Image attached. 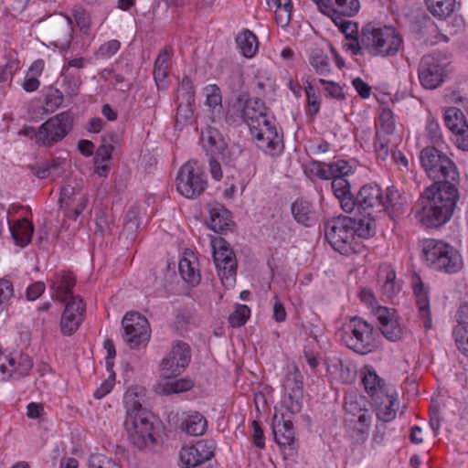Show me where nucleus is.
<instances>
[{"label":"nucleus","mask_w":468,"mask_h":468,"mask_svg":"<svg viewBox=\"0 0 468 468\" xmlns=\"http://www.w3.org/2000/svg\"><path fill=\"white\" fill-rule=\"evenodd\" d=\"M197 165V160H189L180 167L177 173L176 189L186 198L199 197L207 186L205 174L196 171Z\"/></svg>","instance_id":"9b49d317"},{"label":"nucleus","mask_w":468,"mask_h":468,"mask_svg":"<svg viewBox=\"0 0 468 468\" xmlns=\"http://www.w3.org/2000/svg\"><path fill=\"white\" fill-rule=\"evenodd\" d=\"M413 292L416 296V304L419 309L420 316L422 319L423 325L427 330L431 329L432 322L430 312V300L428 292L421 281H419V282L414 285Z\"/></svg>","instance_id":"c85d7f7f"},{"label":"nucleus","mask_w":468,"mask_h":468,"mask_svg":"<svg viewBox=\"0 0 468 468\" xmlns=\"http://www.w3.org/2000/svg\"><path fill=\"white\" fill-rule=\"evenodd\" d=\"M331 186L335 197L338 199L341 208L346 213H351L355 209V196L351 192V186L344 176L331 179Z\"/></svg>","instance_id":"a878e982"},{"label":"nucleus","mask_w":468,"mask_h":468,"mask_svg":"<svg viewBox=\"0 0 468 468\" xmlns=\"http://www.w3.org/2000/svg\"><path fill=\"white\" fill-rule=\"evenodd\" d=\"M374 144L378 158L381 160H386L387 157L389 155L390 152L389 140L387 139L379 132H377Z\"/></svg>","instance_id":"13d9d810"},{"label":"nucleus","mask_w":468,"mask_h":468,"mask_svg":"<svg viewBox=\"0 0 468 468\" xmlns=\"http://www.w3.org/2000/svg\"><path fill=\"white\" fill-rule=\"evenodd\" d=\"M418 75L420 85L424 89L434 90L445 80L446 64L434 55L423 56L419 64Z\"/></svg>","instance_id":"dca6fc26"},{"label":"nucleus","mask_w":468,"mask_h":468,"mask_svg":"<svg viewBox=\"0 0 468 468\" xmlns=\"http://www.w3.org/2000/svg\"><path fill=\"white\" fill-rule=\"evenodd\" d=\"M309 62L319 75L325 76L330 72L329 58L322 49H314L309 57Z\"/></svg>","instance_id":"79ce46f5"},{"label":"nucleus","mask_w":468,"mask_h":468,"mask_svg":"<svg viewBox=\"0 0 468 468\" xmlns=\"http://www.w3.org/2000/svg\"><path fill=\"white\" fill-rule=\"evenodd\" d=\"M457 185H431L424 190L417 205L422 225L439 228L451 219L459 198Z\"/></svg>","instance_id":"f257e3e1"},{"label":"nucleus","mask_w":468,"mask_h":468,"mask_svg":"<svg viewBox=\"0 0 468 468\" xmlns=\"http://www.w3.org/2000/svg\"><path fill=\"white\" fill-rule=\"evenodd\" d=\"M444 122L452 132L459 131V129H463L468 125L464 113L456 107H451L445 111Z\"/></svg>","instance_id":"a19ab883"},{"label":"nucleus","mask_w":468,"mask_h":468,"mask_svg":"<svg viewBox=\"0 0 468 468\" xmlns=\"http://www.w3.org/2000/svg\"><path fill=\"white\" fill-rule=\"evenodd\" d=\"M7 222L9 226V231L16 244L21 247L27 246L31 241L34 232V227L32 223L26 219L17 221L14 225H11L8 219Z\"/></svg>","instance_id":"f704fd0d"},{"label":"nucleus","mask_w":468,"mask_h":468,"mask_svg":"<svg viewBox=\"0 0 468 468\" xmlns=\"http://www.w3.org/2000/svg\"><path fill=\"white\" fill-rule=\"evenodd\" d=\"M270 9L274 8L275 21L282 27H285L291 21L292 3V0H265Z\"/></svg>","instance_id":"473e14b6"},{"label":"nucleus","mask_w":468,"mask_h":468,"mask_svg":"<svg viewBox=\"0 0 468 468\" xmlns=\"http://www.w3.org/2000/svg\"><path fill=\"white\" fill-rule=\"evenodd\" d=\"M396 123L390 109H383L379 114V132L381 134L390 135L394 133Z\"/></svg>","instance_id":"49530a36"},{"label":"nucleus","mask_w":468,"mask_h":468,"mask_svg":"<svg viewBox=\"0 0 468 468\" xmlns=\"http://www.w3.org/2000/svg\"><path fill=\"white\" fill-rule=\"evenodd\" d=\"M291 212L295 221L304 227H311L316 221L315 211L309 201L296 199L291 206Z\"/></svg>","instance_id":"cd10ccee"},{"label":"nucleus","mask_w":468,"mask_h":468,"mask_svg":"<svg viewBox=\"0 0 468 468\" xmlns=\"http://www.w3.org/2000/svg\"><path fill=\"white\" fill-rule=\"evenodd\" d=\"M395 391L390 390L383 396V404H375L378 406L377 417L383 422H389L396 418L397 415V397Z\"/></svg>","instance_id":"72a5a7b5"},{"label":"nucleus","mask_w":468,"mask_h":468,"mask_svg":"<svg viewBox=\"0 0 468 468\" xmlns=\"http://www.w3.org/2000/svg\"><path fill=\"white\" fill-rule=\"evenodd\" d=\"M50 289L53 291L52 297L59 302H66L72 297V289L75 286L76 279L71 272L62 271L53 274L48 280Z\"/></svg>","instance_id":"b1692460"},{"label":"nucleus","mask_w":468,"mask_h":468,"mask_svg":"<svg viewBox=\"0 0 468 468\" xmlns=\"http://www.w3.org/2000/svg\"><path fill=\"white\" fill-rule=\"evenodd\" d=\"M237 103L241 107V118L249 127L256 129L260 126L259 122L266 123V113L269 112V110L261 99L250 98L244 100L239 96Z\"/></svg>","instance_id":"aec40b11"},{"label":"nucleus","mask_w":468,"mask_h":468,"mask_svg":"<svg viewBox=\"0 0 468 468\" xmlns=\"http://www.w3.org/2000/svg\"><path fill=\"white\" fill-rule=\"evenodd\" d=\"M428 10L440 19L447 18L454 10L455 0H424Z\"/></svg>","instance_id":"ea45409f"},{"label":"nucleus","mask_w":468,"mask_h":468,"mask_svg":"<svg viewBox=\"0 0 468 468\" xmlns=\"http://www.w3.org/2000/svg\"><path fill=\"white\" fill-rule=\"evenodd\" d=\"M121 47V43L116 40L112 39L110 40L104 44H102L98 51L96 52V57L101 58H108L113 56Z\"/></svg>","instance_id":"680f3d73"},{"label":"nucleus","mask_w":468,"mask_h":468,"mask_svg":"<svg viewBox=\"0 0 468 468\" xmlns=\"http://www.w3.org/2000/svg\"><path fill=\"white\" fill-rule=\"evenodd\" d=\"M319 10L329 16L342 15L345 16H355L360 8L358 0H313Z\"/></svg>","instance_id":"5701e85b"},{"label":"nucleus","mask_w":468,"mask_h":468,"mask_svg":"<svg viewBox=\"0 0 468 468\" xmlns=\"http://www.w3.org/2000/svg\"><path fill=\"white\" fill-rule=\"evenodd\" d=\"M191 359V349L188 344L176 342L170 353L161 363L162 375L165 378H173L180 375L188 366Z\"/></svg>","instance_id":"f3484780"},{"label":"nucleus","mask_w":468,"mask_h":468,"mask_svg":"<svg viewBox=\"0 0 468 468\" xmlns=\"http://www.w3.org/2000/svg\"><path fill=\"white\" fill-rule=\"evenodd\" d=\"M329 170L332 173V178H336L337 176H344L348 175L350 172V166L348 165L347 161L346 160H338L334 163H329Z\"/></svg>","instance_id":"338daca9"},{"label":"nucleus","mask_w":468,"mask_h":468,"mask_svg":"<svg viewBox=\"0 0 468 468\" xmlns=\"http://www.w3.org/2000/svg\"><path fill=\"white\" fill-rule=\"evenodd\" d=\"M384 196L376 184L363 186L355 197V208L362 215L359 218H370L375 223V214L383 211Z\"/></svg>","instance_id":"4468645a"},{"label":"nucleus","mask_w":468,"mask_h":468,"mask_svg":"<svg viewBox=\"0 0 468 468\" xmlns=\"http://www.w3.org/2000/svg\"><path fill=\"white\" fill-rule=\"evenodd\" d=\"M266 123L259 122L256 129L249 127L251 135L255 138L257 146L265 154L278 155L283 150L282 135L278 132L275 119L269 112L266 113Z\"/></svg>","instance_id":"f8f14e48"},{"label":"nucleus","mask_w":468,"mask_h":468,"mask_svg":"<svg viewBox=\"0 0 468 468\" xmlns=\"http://www.w3.org/2000/svg\"><path fill=\"white\" fill-rule=\"evenodd\" d=\"M204 90L207 97L206 104L212 110L217 107L220 109L222 107L220 89L217 85H207Z\"/></svg>","instance_id":"864d4df0"},{"label":"nucleus","mask_w":468,"mask_h":468,"mask_svg":"<svg viewBox=\"0 0 468 468\" xmlns=\"http://www.w3.org/2000/svg\"><path fill=\"white\" fill-rule=\"evenodd\" d=\"M283 387L284 389L288 391V393L290 392L293 394L294 392L296 393V390H298L301 395H303V377L298 369H295L293 372H289L287 374Z\"/></svg>","instance_id":"09e8293b"},{"label":"nucleus","mask_w":468,"mask_h":468,"mask_svg":"<svg viewBox=\"0 0 468 468\" xmlns=\"http://www.w3.org/2000/svg\"><path fill=\"white\" fill-rule=\"evenodd\" d=\"M207 422L206 418L197 411L186 415L181 428L189 435L200 436L207 430Z\"/></svg>","instance_id":"c9c22d12"},{"label":"nucleus","mask_w":468,"mask_h":468,"mask_svg":"<svg viewBox=\"0 0 468 468\" xmlns=\"http://www.w3.org/2000/svg\"><path fill=\"white\" fill-rule=\"evenodd\" d=\"M356 416L358 422V426L356 428H360V439L362 441H367L371 422V414L368 410H366Z\"/></svg>","instance_id":"69168bd1"},{"label":"nucleus","mask_w":468,"mask_h":468,"mask_svg":"<svg viewBox=\"0 0 468 468\" xmlns=\"http://www.w3.org/2000/svg\"><path fill=\"white\" fill-rule=\"evenodd\" d=\"M72 124L73 117L69 112H63L49 118L35 133L37 143L40 145H53L67 136L72 129Z\"/></svg>","instance_id":"9d476101"},{"label":"nucleus","mask_w":468,"mask_h":468,"mask_svg":"<svg viewBox=\"0 0 468 468\" xmlns=\"http://www.w3.org/2000/svg\"><path fill=\"white\" fill-rule=\"evenodd\" d=\"M422 168L432 185L458 184L460 175L455 163L435 146L423 148L420 154Z\"/></svg>","instance_id":"39448f33"},{"label":"nucleus","mask_w":468,"mask_h":468,"mask_svg":"<svg viewBox=\"0 0 468 468\" xmlns=\"http://www.w3.org/2000/svg\"><path fill=\"white\" fill-rule=\"evenodd\" d=\"M344 17L346 16L342 15H335V16H332V20L339 27L341 32L345 34L347 40L352 37L358 36L357 25L349 20H346Z\"/></svg>","instance_id":"de8ad7c7"},{"label":"nucleus","mask_w":468,"mask_h":468,"mask_svg":"<svg viewBox=\"0 0 468 468\" xmlns=\"http://www.w3.org/2000/svg\"><path fill=\"white\" fill-rule=\"evenodd\" d=\"M344 331L343 339L346 346L357 354L371 353L379 346L378 330L359 316L351 317L345 324Z\"/></svg>","instance_id":"0eeeda50"},{"label":"nucleus","mask_w":468,"mask_h":468,"mask_svg":"<svg viewBox=\"0 0 468 468\" xmlns=\"http://www.w3.org/2000/svg\"><path fill=\"white\" fill-rule=\"evenodd\" d=\"M324 236L332 248L343 255L355 250L356 236L368 239L376 233V223L370 218L339 216L327 220L324 227Z\"/></svg>","instance_id":"f03ea898"},{"label":"nucleus","mask_w":468,"mask_h":468,"mask_svg":"<svg viewBox=\"0 0 468 468\" xmlns=\"http://www.w3.org/2000/svg\"><path fill=\"white\" fill-rule=\"evenodd\" d=\"M6 362L9 364L11 370L14 371L15 376L17 378L27 375L33 367L31 357L26 354H16V356H9L6 357Z\"/></svg>","instance_id":"4c0bfd02"},{"label":"nucleus","mask_w":468,"mask_h":468,"mask_svg":"<svg viewBox=\"0 0 468 468\" xmlns=\"http://www.w3.org/2000/svg\"><path fill=\"white\" fill-rule=\"evenodd\" d=\"M422 257L430 267L446 273H455L463 267L462 257L457 250L441 240L424 241Z\"/></svg>","instance_id":"6e6552de"},{"label":"nucleus","mask_w":468,"mask_h":468,"mask_svg":"<svg viewBox=\"0 0 468 468\" xmlns=\"http://www.w3.org/2000/svg\"><path fill=\"white\" fill-rule=\"evenodd\" d=\"M236 42L241 54L246 58H252L258 50V38L249 29H244L236 37Z\"/></svg>","instance_id":"e433bc0d"},{"label":"nucleus","mask_w":468,"mask_h":468,"mask_svg":"<svg viewBox=\"0 0 468 468\" xmlns=\"http://www.w3.org/2000/svg\"><path fill=\"white\" fill-rule=\"evenodd\" d=\"M345 410L347 414L356 416L365 409V399L363 397H357L356 395H349L345 399Z\"/></svg>","instance_id":"8fccbe9b"},{"label":"nucleus","mask_w":468,"mask_h":468,"mask_svg":"<svg viewBox=\"0 0 468 468\" xmlns=\"http://www.w3.org/2000/svg\"><path fill=\"white\" fill-rule=\"evenodd\" d=\"M112 461L102 454H91L89 458V468H110Z\"/></svg>","instance_id":"774afa93"},{"label":"nucleus","mask_w":468,"mask_h":468,"mask_svg":"<svg viewBox=\"0 0 468 468\" xmlns=\"http://www.w3.org/2000/svg\"><path fill=\"white\" fill-rule=\"evenodd\" d=\"M276 416L273 418V436L277 444L283 449L289 450V454L292 455L297 449V441L294 435L292 422L290 420H277Z\"/></svg>","instance_id":"4be33fe9"},{"label":"nucleus","mask_w":468,"mask_h":468,"mask_svg":"<svg viewBox=\"0 0 468 468\" xmlns=\"http://www.w3.org/2000/svg\"><path fill=\"white\" fill-rule=\"evenodd\" d=\"M136 394L126 393V419L124 428L130 441L139 450L156 443L154 417L135 400Z\"/></svg>","instance_id":"7ed1b4c3"},{"label":"nucleus","mask_w":468,"mask_h":468,"mask_svg":"<svg viewBox=\"0 0 468 468\" xmlns=\"http://www.w3.org/2000/svg\"><path fill=\"white\" fill-rule=\"evenodd\" d=\"M201 141L208 157V166L211 177L220 181L223 177L222 165L226 169L236 166L237 156L225 142L221 133L211 126H207L201 133Z\"/></svg>","instance_id":"20e7f679"},{"label":"nucleus","mask_w":468,"mask_h":468,"mask_svg":"<svg viewBox=\"0 0 468 468\" xmlns=\"http://www.w3.org/2000/svg\"><path fill=\"white\" fill-rule=\"evenodd\" d=\"M73 22L69 16H60L50 28V37L55 47L67 49L72 40Z\"/></svg>","instance_id":"393cba45"},{"label":"nucleus","mask_w":468,"mask_h":468,"mask_svg":"<svg viewBox=\"0 0 468 468\" xmlns=\"http://www.w3.org/2000/svg\"><path fill=\"white\" fill-rule=\"evenodd\" d=\"M197 261H190L184 257L179 261V272L181 277L189 284L195 286L200 282L201 276L199 271L197 270Z\"/></svg>","instance_id":"58836bf2"},{"label":"nucleus","mask_w":468,"mask_h":468,"mask_svg":"<svg viewBox=\"0 0 468 468\" xmlns=\"http://www.w3.org/2000/svg\"><path fill=\"white\" fill-rule=\"evenodd\" d=\"M378 283L384 296L388 299L394 298L400 291L401 286L396 281V272L394 270L387 268L378 274Z\"/></svg>","instance_id":"2f4dec72"},{"label":"nucleus","mask_w":468,"mask_h":468,"mask_svg":"<svg viewBox=\"0 0 468 468\" xmlns=\"http://www.w3.org/2000/svg\"><path fill=\"white\" fill-rule=\"evenodd\" d=\"M383 203V210H388L395 216H399L405 212L407 199L399 189L395 186H390L387 188Z\"/></svg>","instance_id":"7c9ffc66"},{"label":"nucleus","mask_w":468,"mask_h":468,"mask_svg":"<svg viewBox=\"0 0 468 468\" xmlns=\"http://www.w3.org/2000/svg\"><path fill=\"white\" fill-rule=\"evenodd\" d=\"M362 43L370 55L386 58L398 54L402 38L394 27H377L367 24L362 27Z\"/></svg>","instance_id":"423d86ee"},{"label":"nucleus","mask_w":468,"mask_h":468,"mask_svg":"<svg viewBox=\"0 0 468 468\" xmlns=\"http://www.w3.org/2000/svg\"><path fill=\"white\" fill-rule=\"evenodd\" d=\"M310 172L322 180H330L332 178L329 165L324 162L313 161L310 165Z\"/></svg>","instance_id":"bf43d9fd"},{"label":"nucleus","mask_w":468,"mask_h":468,"mask_svg":"<svg viewBox=\"0 0 468 468\" xmlns=\"http://www.w3.org/2000/svg\"><path fill=\"white\" fill-rule=\"evenodd\" d=\"M86 305L80 296H72L67 302L60 319V330L64 335H73L84 320Z\"/></svg>","instance_id":"6ab92c4d"},{"label":"nucleus","mask_w":468,"mask_h":468,"mask_svg":"<svg viewBox=\"0 0 468 468\" xmlns=\"http://www.w3.org/2000/svg\"><path fill=\"white\" fill-rule=\"evenodd\" d=\"M303 395H301L298 390L293 394L288 393L287 398L283 400V406L291 414H296L301 411L303 406Z\"/></svg>","instance_id":"4d7b16f0"},{"label":"nucleus","mask_w":468,"mask_h":468,"mask_svg":"<svg viewBox=\"0 0 468 468\" xmlns=\"http://www.w3.org/2000/svg\"><path fill=\"white\" fill-rule=\"evenodd\" d=\"M362 383L366 392L371 398L374 404H383V396L391 389L387 388L372 367H365L361 371Z\"/></svg>","instance_id":"412c9836"},{"label":"nucleus","mask_w":468,"mask_h":468,"mask_svg":"<svg viewBox=\"0 0 468 468\" xmlns=\"http://www.w3.org/2000/svg\"><path fill=\"white\" fill-rule=\"evenodd\" d=\"M177 105L175 128L181 131L193 118L195 111V90L188 76H184L176 90Z\"/></svg>","instance_id":"ddd939ff"},{"label":"nucleus","mask_w":468,"mask_h":468,"mask_svg":"<svg viewBox=\"0 0 468 468\" xmlns=\"http://www.w3.org/2000/svg\"><path fill=\"white\" fill-rule=\"evenodd\" d=\"M452 335L459 351L468 356V327L455 326Z\"/></svg>","instance_id":"5fc2aeb1"},{"label":"nucleus","mask_w":468,"mask_h":468,"mask_svg":"<svg viewBox=\"0 0 468 468\" xmlns=\"http://www.w3.org/2000/svg\"><path fill=\"white\" fill-rule=\"evenodd\" d=\"M319 83L324 86V90L330 97L338 101L345 100V92L339 84L334 81L325 80L324 79H319Z\"/></svg>","instance_id":"052dcab7"},{"label":"nucleus","mask_w":468,"mask_h":468,"mask_svg":"<svg viewBox=\"0 0 468 468\" xmlns=\"http://www.w3.org/2000/svg\"><path fill=\"white\" fill-rule=\"evenodd\" d=\"M215 442L200 440L191 446H184L179 452L183 468H204L203 464L214 456Z\"/></svg>","instance_id":"a211bd4d"},{"label":"nucleus","mask_w":468,"mask_h":468,"mask_svg":"<svg viewBox=\"0 0 468 468\" xmlns=\"http://www.w3.org/2000/svg\"><path fill=\"white\" fill-rule=\"evenodd\" d=\"M169 57L170 52L167 48H165L163 50H161L154 61V78L157 84L160 81H163L167 76L169 69Z\"/></svg>","instance_id":"37998d69"},{"label":"nucleus","mask_w":468,"mask_h":468,"mask_svg":"<svg viewBox=\"0 0 468 468\" xmlns=\"http://www.w3.org/2000/svg\"><path fill=\"white\" fill-rule=\"evenodd\" d=\"M124 340L132 347L146 345L150 339L151 329L148 320L139 313H127L122 321Z\"/></svg>","instance_id":"2eb2a0df"},{"label":"nucleus","mask_w":468,"mask_h":468,"mask_svg":"<svg viewBox=\"0 0 468 468\" xmlns=\"http://www.w3.org/2000/svg\"><path fill=\"white\" fill-rule=\"evenodd\" d=\"M193 387V383L189 379H178L167 382L165 384V391L167 393H179L189 390Z\"/></svg>","instance_id":"e2e57ef3"},{"label":"nucleus","mask_w":468,"mask_h":468,"mask_svg":"<svg viewBox=\"0 0 468 468\" xmlns=\"http://www.w3.org/2000/svg\"><path fill=\"white\" fill-rule=\"evenodd\" d=\"M213 260L218 275L225 287H232L236 282L237 260L229 244L222 238L211 239Z\"/></svg>","instance_id":"1a4fd4ad"},{"label":"nucleus","mask_w":468,"mask_h":468,"mask_svg":"<svg viewBox=\"0 0 468 468\" xmlns=\"http://www.w3.org/2000/svg\"><path fill=\"white\" fill-rule=\"evenodd\" d=\"M208 213L209 220L207 225L213 231L218 233L224 232L230 230L234 226L231 212L223 205L218 203L215 204L209 207Z\"/></svg>","instance_id":"bb28decb"},{"label":"nucleus","mask_w":468,"mask_h":468,"mask_svg":"<svg viewBox=\"0 0 468 468\" xmlns=\"http://www.w3.org/2000/svg\"><path fill=\"white\" fill-rule=\"evenodd\" d=\"M63 102V94L62 92L55 89L53 87H49L45 99V104L47 106L48 111L54 112L57 110Z\"/></svg>","instance_id":"6e6d98bb"},{"label":"nucleus","mask_w":468,"mask_h":468,"mask_svg":"<svg viewBox=\"0 0 468 468\" xmlns=\"http://www.w3.org/2000/svg\"><path fill=\"white\" fill-rule=\"evenodd\" d=\"M381 334L390 341H397L401 338L402 330L396 320L391 318L388 323L379 326Z\"/></svg>","instance_id":"3c124183"},{"label":"nucleus","mask_w":468,"mask_h":468,"mask_svg":"<svg viewBox=\"0 0 468 468\" xmlns=\"http://www.w3.org/2000/svg\"><path fill=\"white\" fill-rule=\"evenodd\" d=\"M113 226L114 218L111 214L106 213L102 210H100L96 214V235L100 234V236L102 237L105 234L112 233Z\"/></svg>","instance_id":"c03bdc74"},{"label":"nucleus","mask_w":468,"mask_h":468,"mask_svg":"<svg viewBox=\"0 0 468 468\" xmlns=\"http://www.w3.org/2000/svg\"><path fill=\"white\" fill-rule=\"evenodd\" d=\"M74 18L77 26L84 34H88L90 26V19L89 15L83 8H76L74 9Z\"/></svg>","instance_id":"0e129e2a"},{"label":"nucleus","mask_w":468,"mask_h":468,"mask_svg":"<svg viewBox=\"0 0 468 468\" xmlns=\"http://www.w3.org/2000/svg\"><path fill=\"white\" fill-rule=\"evenodd\" d=\"M65 160L61 158H54L47 160L40 164L30 165L31 173L39 179H45L48 176H59L63 174V164Z\"/></svg>","instance_id":"c756f323"},{"label":"nucleus","mask_w":468,"mask_h":468,"mask_svg":"<svg viewBox=\"0 0 468 468\" xmlns=\"http://www.w3.org/2000/svg\"><path fill=\"white\" fill-rule=\"evenodd\" d=\"M250 315V309L246 304H237L236 309L229 314V323L232 327H241Z\"/></svg>","instance_id":"a18cd8bd"},{"label":"nucleus","mask_w":468,"mask_h":468,"mask_svg":"<svg viewBox=\"0 0 468 468\" xmlns=\"http://www.w3.org/2000/svg\"><path fill=\"white\" fill-rule=\"evenodd\" d=\"M306 83L305 92L307 97L308 114L314 117L319 112L321 101L314 86L308 81Z\"/></svg>","instance_id":"603ef678"}]
</instances>
